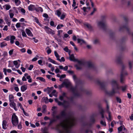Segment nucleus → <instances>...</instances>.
Wrapping results in <instances>:
<instances>
[{
  "instance_id": "1",
  "label": "nucleus",
  "mask_w": 133,
  "mask_h": 133,
  "mask_svg": "<svg viewBox=\"0 0 133 133\" xmlns=\"http://www.w3.org/2000/svg\"><path fill=\"white\" fill-rule=\"evenodd\" d=\"M60 114L56 115L55 118L57 120H61L62 117H63L65 119L62 120V122L56 125V129L59 130V128L61 127L62 130L59 131V133H70L71 127L76 124V118L72 116L66 117L64 110L62 111Z\"/></svg>"
},
{
  "instance_id": "2",
  "label": "nucleus",
  "mask_w": 133,
  "mask_h": 133,
  "mask_svg": "<svg viewBox=\"0 0 133 133\" xmlns=\"http://www.w3.org/2000/svg\"><path fill=\"white\" fill-rule=\"evenodd\" d=\"M112 87V90L111 91L108 92L107 93L109 96H112L115 93L119 94L120 93L121 89L123 92H124L126 90L127 86L125 85L120 87L117 81L113 80L111 82Z\"/></svg>"
},
{
  "instance_id": "3",
  "label": "nucleus",
  "mask_w": 133,
  "mask_h": 133,
  "mask_svg": "<svg viewBox=\"0 0 133 133\" xmlns=\"http://www.w3.org/2000/svg\"><path fill=\"white\" fill-rule=\"evenodd\" d=\"M69 55L70 56L69 58L71 61L77 62L78 64L75 65V66L77 70L81 69H82V66H84L85 64H87V67L88 68H92L94 67V65L91 61H90L85 63L82 61L78 60L77 59H75L73 54Z\"/></svg>"
},
{
  "instance_id": "4",
  "label": "nucleus",
  "mask_w": 133,
  "mask_h": 133,
  "mask_svg": "<svg viewBox=\"0 0 133 133\" xmlns=\"http://www.w3.org/2000/svg\"><path fill=\"white\" fill-rule=\"evenodd\" d=\"M9 102L10 106L13 108L15 111L18 110L16 104L14 102V98L13 95L12 94H10L9 96Z\"/></svg>"
},
{
  "instance_id": "5",
  "label": "nucleus",
  "mask_w": 133,
  "mask_h": 133,
  "mask_svg": "<svg viewBox=\"0 0 133 133\" xmlns=\"http://www.w3.org/2000/svg\"><path fill=\"white\" fill-rule=\"evenodd\" d=\"M63 84L67 88L70 89L73 93L75 94V92H77L76 86L75 87H72L71 83L69 82H64Z\"/></svg>"
},
{
  "instance_id": "6",
  "label": "nucleus",
  "mask_w": 133,
  "mask_h": 133,
  "mask_svg": "<svg viewBox=\"0 0 133 133\" xmlns=\"http://www.w3.org/2000/svg\"><path fill=\"white\" fill-rule=\"evenodd\" d=\"M11 121L13 125L16 126L18 123V117L15 113H14L11 117Z\"/></svg>"
},
{
  "instance_id": "7",
  "label": "nucleus",
  "mask_w": 133,
  "mask_h": 133,
  "mask_svg": "<svg viewBox=\"0 0 133 133\" xmlns=\"http://www.w3.org/2000/svg\"><path fill=\"white\" fill-rule=\"evenodd\" d=\"M44 29L46 32L48 34H51L52 35L55 34L54 31V30L48 28V26H45Z\"/></svg>"
},
{
  "instance_id": "8",
  "label": "nucleus",
  "mask_w": 133,
  "mask_h": 133,
  "mask_svg": "<svg viewBox=\"0 0 133 133\" xmlns=\"http://www.w3.org/2000/svg\"><path fill=\"white\" fill-rule=\"evenodd\" d=\"M98 25L103 29H105L106 27V25L104 21H100L98 22Z\"/></svg>"
},
{
  "instance_id": "9",
  "label": "nucleus",
  "mask_w": 133,
  "mask_h": 133,
  "mask_svg": "<svg viewBox=\"0 0 133 133\" xmlns=\"http://www.w3.org/2000/svg\"><path fill=\"white\" fill-rule=\"evenodd\" d=\"M106 108H107L106 111L107 112V113H108V115H109L108 118L107 117V119H108V120L109 121H110L111 120V115H110V112L109 110V106L108 104H107H107Z\"/></svg>"
},
{
  "instance_id": "10",
  "label": "nucleus",
  "mask_w": 133,
  "mask_h": 133,
  "mask_svg": "<svg viewBox=\"0 0 133 133\" xmlns=\"http://www.w3.org/2000/svg\"><path fill=\"white\" fill-rule=\"evenodd\" d=\"M57 108V107L55 106H54L51 109V110L52 111V115L53 117L55 118V115L56 113V109Z\"/></svg>"
},
{
  "instance_id": "11",
  "label": "nucleus",
  "mask_w": 133,
  "mask_h": 133,
  "mask_svg": "<svg viewBox=\"0 0 133 133\" xmlns=\"http://www.w3.org/2000/svg\"><path fill=\"white\" fill-rule=\"evenodd\" d=\"M125 74L127 75H128L127 73L126 72L124 74H123L122 72H121L120 77V82L121 83H124V75Z\"/></svg>"
},
{
  "instance_id": "12",
  "label": "nucleus",
  "mask_w": 133,
  "mask_h": 133,
  "mask_svg": "<svg viewBox=\"0 0 133 133\" xmlns=\"http://www.w3.org/2000/svg\"><path fill=\"white\" fill-rule=\"evenodd\" d=\"M35 5L33 4H30L28 7L29 10L31 11H35Z\"/></svg>"
},
{
  "instance_id": "13",
  "label": "nucleus",
  "mask_w": 133,
  "mask_h": 133,
  "mask_svg": "<svg viewBox=\"0 0 133 133\" xmlns=\"http://www.w3.org/2000/svg\"><path fill=\"white\" fill-rule=\"evenodd\" d=\"M4 20L6 24L9 26H10L11 25V22L9 19L8 17L5 16L4 17Z\"/></svg>"
},
{
  "instance_id": "14",
  "label": "nucleus",
  "mask_w": 133,
  "mask_h": 133,
  "mask_svg": "<svg viewBox=\"0 0 133 133\" xmlns=\"http://www.w3.org/2000/svg\"><path fill=\"white\" fill-rule=\"evenodd\" d=\"M97 82L98 84L100 86L102 89H103L105 87V83L104 82L101 83L99 81H98Z\"/></svg>"
},
{
  "instance_id": "15",
  "label": "nucleus",
  "mask_w": 133,
  "mask_h": 133,
  "mask_svg": "<svg viewBox=\"0 0 133 133\" xmlns=\"http://www.w3.org/2000/svg\"><path fill=\"white\" fill-rule=\"evenodd\" d=\"M27 85H24L21 87V90L22 92H24L27 90Z\"/></svg>"
},
{
  "instance_id": "16",
  "label": "nucleus",
  "mask_w": 133,
  "mask_h": 133,
  "mask_svg": "<svg viewBox=\"0 0 133 133\" xmlns=\"http://www.w3.org/2000/svg\"><path fill=\"white\" fill-rule=\"evenodd\" d=\"M48 60L50 62L54 64L59 65L58 63L55 60H53L50 57H49L48 59Z\"/></svg>"
},
{
  "instance_id": "17",
  "label": "nucleus",
  "mask_w": 133,
  "mask_h": 133,
  "mask_svg": "<svg viewBox=\"0 0 133 133\" xmlns=\"http://www.w3.org/2000/svg\"><path fill=\"white\" fill-rule=\"evenodd\" d=\"M123 129L124 130H126L124 125H122L118 128V132L120 133V132L122 131Z\"/></svg>"
},
{
  "instance_id": "18",
  "label": "nucleus",
  "mask_w": 133,
  "mask_h": 133,
  "mask_svg": "<svg viewBox=\"0 0 133 133\" xmlns=\"http://www.w3.org/2000/svg\"><path fill=\"white\" fill-rule=\"evenodd\" d=\"M77 40L78 43H79L81 44H86L84 40L82 39L78 38L77 39Z\"/></svg>"
},
{
  "instance_id": "19",
  "label": "nucleus",
  "mask_w": 133,
  "mask_h": 133,
  "mask_svg": "<svg viewBox=\"0 0 133 133\" xmlns=\"http://www.w3.org/2000/svg\"><path fill=\"white\" fill-rule=\"evenodd\" d=\"M7 124V122L5 120H4L2 121V128L4 129H5L7 128L6 125Z\"/></svg>"
},
{
  "instance_id": "20",
  "label": "nucleus",
  "mask_w": 133,
  "mask_h": 133,
  "mask_svg": "<svg viewBox=\"0 0 133 133\" xmlns=\"http://www.w3.org/2000/svg\"><path fill=\"white\" fill-rule=\"evenodd\" d=\"M26 34L28 36H33L32 34L31 31L29 29H26Z\"/></svg>"
},
{
  "instance_id": "21",
  "label": "nucleus",
  "mask_w": 133,
  "mask_h": 133,
  "mask_svg": "<svg viewBox=\"0 0 133 133\" xmlns=\"http://www.w3.org/2000/svg\"><path fill=\"white\" fill-rule=\"evenodd\" d=\"M84 25L86 26L90 30H91L92 29V28L91 25L88 23H86L84 24Z\"/></svg>"
},
{
  "instance_id": "22",
  "label": "nucleus",
  "mask_w": 133,
  "mask_h": 133,
  "mask_svg": "<svg viewBox=\"0 0 133 133\" xmlns=\"http://www.w3.org/2000/svg\"><path fill=\"white\" fill-rule=\"evenodd\" d=\"M16 39V37L12 35L11 36L10 39V43L12 44L14 43V40Z\"/></svg>"
},
{
  "instance_id": "23",
  "label": "nucleus",
  "mask_w": 133,
  "mask_h": 133,
  "mask_svg": "<svg viewBox=\"0 0 133 133\" xmlns=\"http://www.w3.org/2000/svg\"><path fill=\"white\" fill-rule=\"evenodd\" d=\"M42 101L47 103H49V100L47 97H43L42 99Z\"/></svg>"
},
{
  "instance_id": "24",
  "label": "nucleus",
  "mask_w": 133,
  "mask_h": 133,
  "mask_svg": "<svg viewBox=\"0 0 133 133\" xmlns=\"http://www.w3.org/2000/svg\"><path fill=\"white\" fill-rule=\"evenodd\" d=\"M35 10L37 12H42L43 11L42 8L40 7L36 8Z\"/></svg>"
},
{
  "instance_id": "25",
  "label": "nucleus",
  "mask_w": 133,
  "mask_h": 133,
  "mask_svg": "<svg viewBox=\"0 0 133 133\" xmlns=\"http://www.w3.org/2000/svg\"><path fill=\"white\" fill-rule=\"evenodd\" d=\"M66 97V93L63 92L62 93V95L59 96V99L61 101H62L63 100L64 97Z\"/></svg>"
},
{
  "instance_id": "26",
  "label": "nucleus",
  "mask_w": 133,
  "mask_h": 133,
  "mask_svg": "<svg viewBox=\"0 0 133 133\" xmlns=\"http://www.w3.org/2000/svg\"><path fill=\"white\" fill-rule=\"evenodd\" d=\"M99 111L100 114L101 115L102 118H104V110L103 109L101 108L100 109Z\"/></svg>"
},
{
  "instance_id": "27",
  "label": "nucleus",
  "mask_w": 133,
  "mask_h": 133,
  "mask_svg": "<svg viewBox=\"0 0 133 133\" xmlns=\"http://www.w3.org/2000/svg\"><path fill=\"white\" fill-rule=\"evenodd\" d=\"M55 14L57 15L58 17H60V16L61 14V11L59 10H57L55 12Z\"/></svg>"
},
{
  "instance_id": "28",
  "label": "nucleus",
  "mask_w": 133,
  "mask_h": 133,
  "mask_svg": "<svg viewBox=\"0 0 133 133\" xmlns=\"http://www.w3.org/2000/svg\"><path fill=\"white\" fill-rule=\"evenodd\" d=\"M73 78L75 83L77 84L79 81V80L77 78L75 75H72Z\"/></svg>"
},
{
  "instance_id": "29",
  "label": "nucleus",
  "mask_w": 133,
  "mask_h": 133,
  "mask_svg": "<svg viewBox=\"0 0 133 133\" xmlns=\"http://www.w3.org/2000/svg\"><path fill=\"white\" fill-rule=\"evenodd\" d=\"M54 53L55 55L56 58V59L58 61V60H59V58L60 57V56L58 55L57 52L56 51H54Z\"/></svg>"
},
{
  "instance_id": "30",
  "label": "nucleus",
  "mask_w": 133,
  "mask_h": 133,
  "mask_svg": "<svg viewBox=\"0 0 133 133\" xmlns=\"http://www.w3.org/2000/svg\"><path fill=\"white\" fill-rule=\"evenodd\" d=\"M46 106L45 105H43L42 107V112L43 113H45L46 111Z\"/></svg>"
},
{
  "instance_id": "31",
  "label": "nucleus",
  "mask_w": 133,
  "mask_h": 133,
  "mask_svg": "<svg viewBox=\"0 0 133 133\" xmlns=\"http://www.w3.org/2000/svg\"><path fill=\"white\" fill-rule=\"evenodd\" d=\"M66 15V14L65 13L63 12L62 14H61L60 16V17H59L61 19L63 20L65 18Z\"/></svg>"
},
{
  "instance_id": "32",
  "label": "nucleus",
  "mask_w": 133,
  "mask_h": 133,
  "mask_svg": "<svg viewBox=\"0 0 133 133\" xmlns=\"http://www.w3.org/2000/svg\"><path fill=\"white\" fill-rule=\"evenodd\" d=\"M13 63L15 65V67L17 68H18L20 66V64H18V62L17 61H14Z\"/></svg>"
},
{
  "instance_id": "33",
  "label": "nucleus",
  "mask_w": 133,
  "mask_h": 133,
  "mask_svg": "<svg viewBox=\"0 0 133 133\" xmlns=\"http://www.w3.org/2000/svg\"><path fill=\"white\" fill-rule=\"evenodd\" d=\"M14 1L16 6H19L21 3V2L19 0H15Z\"/></svg>"
},
{
  "instance_id": "34",
  "label": "nucleus",
  "mask_w": 133,
  "mask_h": 133,
  "mask_svg": "<svg viewBox=\"0 0 133 133\" xmlns=\"http://www.w3.org/2000/svg\"><path fill=\"white\" fill-rule=\"evenodd\" d=\"M64 51L68 53L69 55L70 54L71 52V51L68 48L67 46H66L63 49Z\"/></svg>"
},
{
  "instance_id": "35",
  "label": "nucleus",
  "mask_w": 133,
  "mask_h": 133,
  "mask_svg": "<svg viewBox=\"0 0 133 133\" xmlns=\"http://www.w3.org/2000/svg\"><path fill=\"white\" fill-rule=\"evenodd\" d=\"M1 47V48H3L7 45V44L5 42H3L0 43Z\"/></svg>"
},
{
  "instance_id": "36",
  "label": "nucleus",
  "mask_w": 133,
  "mask_h": 133,
  "mask_svg": "<svg viewBox=\"0 0 133 133\" xmlns=\"http://www.w3.org/2000/svg\"><path fill=\"white\" fill-rule=\"evenodd\" d=\"M128 63L129 69H131L132 67V64L133 63V61H128Z\"/></svg>"
},
{
  "instance_id": "37",
  "label": "nucleus",
  "mask_w": 133,
  "mask_h": 133,
  "mask_svg": "<svg viewBox=\"0 0 133 133\" xmlns=\"http://www.w3.org/2000/svg\"><path fill=\"white\" fill-rule=\"evenodd\" d=\"M48 49L47 50L46 52L47 54L49 55L51 53L52 51L49 46H47L46 48V49Z\"/></svg>"
},
{
  "instance_id": "38",
  "label": "nucleus",
  "mask_w": 133,
  "mask_h": 133,
  "mask_svg": "<svg viewBox=\"0 0 133 133\" xmlns=\"http://www.w3.org/2000/svg\"><path fill=\"white\" fill-rule=\"evenodd\" d=\"M58 103V104L59 105V106L63 105V106L64 108H66L67 107L66 106L64 105V103H62L60 101H59L58 102V103Z\"/></svg>"
},
{
  "instance_id": "39",
  "label": "nucleus",
  "mask_w": 133,
  "mask_h": 133,
  "mask_svg": "<svg viewBox=\"0 0 133 133\" xmlns=\"http://www.w3.org/2000/svg\"><path fill=\"white\" fill-rule=\"evenodd\" d=\"M5 9L6 10H9L11 8V6L9 4H5Z\"/></svg>"
},
{
  "instance_id": "40",
  "label": "nucleus",
  "mask_w": 133,
  "mask_h": 133,
  "mask_svg": "<svg viewBox=\"0 0 133 133\" xmlns=\"http://www.w3.org/2000/svg\"><path fill=\"white\" fill-rule=\"evenodd\" d=\"M76 5V2L75 1H73V4L72 5V6L74 7V9H75L78 8L77 6H75Z\"/></svg>"
},
{
  "instance_id": "41",
  "label": "nucleus",
  "mask_w": 133,
  "mask_h": 133,
  "mask_svg": "<svg viewBox=\"0 0 133 133\" xmlns=\"http://www.w3.org/2000/svg\"><path fill=\"white\" fill-rule=\"evenodd\" d=\"M50 24L51 26L54 27H55L56 26V25H55L54 22L52 21L50 22Z\"/></svg>"
},
{
  "instance_id": "42",
  "label": "nucleus",
  "mask_w": 133,
  "mask_h": 133,
  "mask_svg": "<svg viewBox=\"0 0 133 133\" xmlns=\"http://www.w3.org/2000/svg\"><path fill=\"white\" fill-rule=\"evenodd\" d=\"M36 79H39L41 81L43 82H44L45 81V79L43 77H37Z\"/></svg>"
},
{
  "instance_id": "43",
  "label": "nucleus",
  "mask_w": 133,
  "mask_h": 133,
  "mask_svg": "<svg viewBox=\"0 0 133 133\" xmlns=\"http://www.w3.org/2000/svg\"><path fill=\"white\" fill-rule=\"evenodd\" d=\"M63 26L64 25L62 24H58L57 27L56 28L58 30L61 29Z\"/></svg>"
},
{
  "instance_id": "44",
  "label": "nucleus",
  "mask_w": 133,
  "mask_h": 133,
  "mask_svg": "<svg viewBox=\"0 0 133 133\" xmlns=\"http://www.w3.org/2000/svg\"><path fill=\"white\" fill-rule=\"evenodd\" d=\"M17 125L18 129H21L22 128V126L21 122H20Z\"/></svg>"
},
{
  "instance_id": "45",
  "label": "nucleus",
  "mask_w": 133,
  "mask_h": 133,
  "mask_svg": "<svg viewBox=\"0 0 133 133\" xmlns=\"http://www.w3.org/2000/svg\"><path fill=\"white\" fill-rule=\"evenodd\" d=\"M122 57L121 56L118 58L117 62L118 63H121Z\"/></svg>"
},
{
  "instance_id": "46",
  "label": "nucleus",
  "mask_w": 133,
  "mask_h": 133,
  "mask_svg": "<svg viewBox=\"0 0 133 133\" xmlns=\"http://www.w3.org/2000/svg\"><path fill=\"white\" fill-rule=\"evenodd\" d=\"M11 11V10H10L9 11V16L10 18H13V16H14V14L12 13H10V12Z\"/></svg>"
},
{
  "instance_id": "47",
  "label": "nucleus",
  "mask_w": 133,
  "mask_h": 133,
  "mask_svg": "<svg viewBox=\"0 0 133 133\" xmlns=\"http://www.w3.org/2000/svg\"><path fill=\"white\" fill-rule=\"evenodd\" d=\"M34 19L35 22L37 24H38L39 25L40 23L39 21V20L38 18L36 17H34Z\"/></svg>"
},
{
  "instance_id": "48",
  "label": "nucleus",
  "mask_w": 133,
  "mask_h": 133,
  "mask_svg": "<svg viewBox=\"0 0 133 133\" xmlns=\"http://www.w3.org/2000/svg\"><path fill=\"white\" fill-rule=\"evenodd\" d=\"M116 99L117 102H118L120 103H121V99L120 98L117 97H116Z\"/></svg>"
},
{
  "instance_id": "49",
  "label": "nucleus",
  "mask_w": 133,
  "mask_h": 133,
  "mask_svg": "<svg viewBox=\"0 0 133 133\" xmlns=\"http://www.w3.org/2000/svg\"><path fill=\"white\" fill-rule=\"evenodd\" d=\"M100 123L103 126H106V123L104 121H100Z\"/></svg>"
},
{
  "instance_id": "50",
  "label": "nucleus",
  "mask_w": 133,
  "mask_h": 133,
  "mask_svg": "<svg viewBox=\"0 0 133 133\" xmlns=\"http://www.w3.org/2000/svg\"><path fill=\"white\" fill-rule=\"evenodd\" d=\"M63 31L62 30H59L58 31L57 35L59 37H61V34L62 33Z\"/></svg>"
},
{
  "instance_id": "51",
  "label": "nucleus",
  "mask_w": 133,
  "mask_h": 133,
  "mask_svg": "<svg viewBox=\"0 0 133 133\" xmlns=\"http://www.w3.org/2000/svg\"><path fill=\"white\" fill-rule=\"evenodd\" d=\"M14 49H12L10 50L9 51V53L10 56H11L13 54V52L14 51Z\"/></svg>"
},
{
  "instance_id": "52",
  "label": "nucleus",
  "mask_w": 133,
  "mask_h": 133,
  "mask_svg": "<svg viewBox=\"0 0 133 133\" xmlns=\"http://www.w3.org/2000/svg\"><path fill=\"white\" fill-rule=\"evenodd\" d=\"M58 61H59L60 62H64L65 61V59L64 57H62L61 58V59L59 58V59Z\"/></svg>"
},
{
  "instance_id": "53",
  "label": "nucleus",
  "mask_w": 133,
  "mask_h": 133,
  "mask_svg": "<svg viewBox=\"0 0 133 133\" xmlns=\"http://www.w3.org/2000/svg\"><path fill=\"white\" fill-rule=\"evenodd\" d=\"M43 133H48L46 128H45L43 129Z\"/></svg>"
},
{
  "instance_id": "54",
  "label": "nucleus",
  "mask_w": 133,
  "mask_h": 133,
  "mask_svg": "<svg viewBox=\"0 0 133 133\" xmlns=\"http://www.w3.org/2000/svg\"><path fill=\"white\" fill-rule=\"evenodd\" d=\"M16 27L17 28H19L21 27V23H17L16 25Z\"/></svg>"
},
{
  "instance_id": "55",
  "label": "nucleus",
  "mask_w": 133,
  "mask_h": 133,
  "mask_svg": "<svg viewBox=\"0 0 133 133\" xmlns=\"http://www.w3.org/2000/svg\"><path fill=\"white\" fill-rule=\"evenodd\" d=\"M20 11L23 14H25V10L23 8H21Z\"/></svg>"
},
{
  "instance_id": "56",
  "label": "nucleus",
  "mask_w": 133,
  "mask_h": 133,
  "mask_svg": "<svg viewBox=\"0 0 133 133\" xmlns=\"http://www.w3.org/2000/svg\"><path fill=\"white\" fill-rule=\"evenodd\" d=\"M57 120H58L56 118V119H53L52 120H51L50 122L49 125H50V124H51V123L56 121Z\"/></svg>"
},
{
  "instance_id": "57",
  "label": "nucleus",
  "mask_w": 133,
  "mask_h": 133,
  "mask_svg": "<svg viewBox=\"0 0 133 133\" xmlns=\"http://www.w3.org/2000/svg\"><path fill=\"white\" fill-rule=\"evenodd\" d=\"M4 75L0 71V79L3 78Z\"/></svg>"
},
{
  "instance_id": "58",
  "label": "nucleus",
  "mask_w": 133,
  "mask_h": 133,
  "mask_svg": "<svg viewBox=\"0 0 133 133\" xmlns=\"http://www.w3.org/2000/svg\"><path fill=\"white\" fill-rule=\"evenodd\" d=\"M38 64L41 66H42L43 65L42 64V61L41 60H39L38 61Z\"/></svg>"
},
{
  "instance_id": "59",
  "label": "nucleus",
  "mask_w": 133,
  "mask_h": 133,
  "mask_svg": "<svg viewBox=\"0 0 133 133\" xmlns=\"http://www.w3.org/2000/svg\"><path fill=\"white\" fill-rule=\"evenodd\" d=\"M37 85V83L35 82H34L32 83H31V84H30V85L31 86H34V85L36 86Z\"/></svg>"
},
{
  "instance_id": "60",
  "label": "nucleus",
  "mask_w": 133,
  "mask_h": 133,
  "mask_svg": "<svg viewBox=\"0 0 133 133\" xmlns=\"http://www.w3.org/2000/svg\"><path fill=\"white\" fill-rule=\"evenodd\" d=\"M34 67V65H30L28 69L29 70H31Z\"/></svg>"
},
{
  "instance_id": "61",
  "label": "nucleus",
  "mask_w": 133,
  "mask_h": 133,
  "mask_svg": "<svg viewBox=\"0 0 133 133\" xmlns=\"http://www.w3.org/2000/svg\"><path fill=\"white\" fill-rule=\"evenodd\" d=\"M20 51L22 53H24L26 52V49L25 48H23L20 49Z\"/></svg>"
},
{
  "instance_id": "62",
  "label": "nucleus",
  "mask_w": 133,
  "mask_h": 133,
  "mask_svg": "<svg viewBox=\"0 0 133 133\" xmlns=\"http://www.w3.org/2000/svg\"><path fill=\"white\" fill-rule=\"evenodd\" d=\"M115 123V122L114 121H113L111 122V125L112 127H114V124Z\"/></svg>"
},
{
  "instance_id": "63",
  "label": "nucleus",
  "mask_w": 133,
  "mask_h": 133,
  "mask_svg": "<svg viewBox=\"0 0 133 133\" xmlns=\"http://www.w3.org/2000/svg\"><path fill=\"white\" fill-rule=\"evenodd\" d=\"M3 30L7 31L8 30V26L6 25L5 26Z\"/></svg>"
},
{
  "instance_id": "64",
  "label": "nucleus",
  "mask_w": 133,
  "mask_h": 133,
  "mask_svg": "<svg viewBox=\"0 0 133 133\" xmlns=\"http://www.w3.org/2000/svg\"><path fill=\"white\" fill-rule=\"evenodd\" d=\"M43 17L45 18H47L48 17V15L46 13L43 14Z\"/></svg>"
}]
</instances>
